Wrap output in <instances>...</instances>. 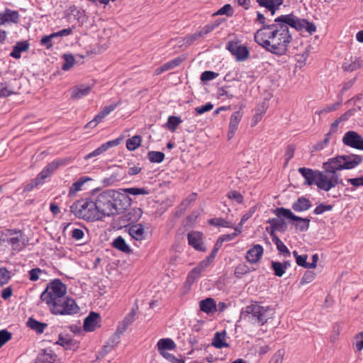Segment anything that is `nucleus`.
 <instances>
[{"instance_id":"nucleus-1","label":"nucleus","mask_w":363,"mask_h":363,"mask_svg":"<svg viewBox=\"0 0 363 363\" xmlns=\"http://www.w3.org/2000/svg\"><path fill=\"white\" fill-rule=\"evenodd\" d=\"M362 162V157L358 155H343L330 158L323 164V170H313L300 167L298 172L304 177V184L308 186L315 184L318 189L329 191L338 184H343L338 171L351 169Z\"/></svg>"},{"instance_id":"nucleus-2","label":"nucleus","mask_w":363,"mask_h":363,"mask_svg":"<svg viewBox=\"0 0 363 363\" xmlns=\"http://www.w3.org/2000/svg\"><path fill=\"white\" fill-rule=\"evenodd\" d=\"M289 14L276 18L272 24L264 25L254 35L255 41L267 51L277 55H285L292 41L291 28L299 26Z\"/></svg>"},{"instance_id":"nucleus-3","label":"nucleus","mask_w":363,"mask_h":363,"mask_svg":"<svg viewBox=\"0 0 363 363\" xmlns=\"http://www.w3.org/2000/svg\"><path fill=\"white\" fill-rule=\"evenodd\" d=\"M100 219L103 216L119 214L130 206V198L116 190L108 189L99 194L94 199Z\"/></svg>"},{"instance_id":"nucleus-4","label":"nucleus","mask_w":363,"mask_h":363,"mask_svg":"<svg viewBox=\"0 0 363 363\" xmlns=\"http://www.w3.org/2000/svg\"><path fill=\"white\" fill-rule=\"evenodd\" d=\"M67 287L60 280L55 279L50 283L45 290L41 294L40 299L45 301L48 305L50 311H59L61 309L57 303H65L67 300Z\"/></svg>"},{"instance_id":"nucleus-5","label":"nucleus","mask_w":363,"mask_h":363,"mask_svg":"<svg viewBox=\"0 0 363 363\" xmlns=\"http://www.w3.org/2000/svg\"><path fill=\"white\" fill-rule=\"evenodd\" d=\"M70 211L76 217L85 220L94 221L100 220V216L94 200H77L70 206Z\"/></svg>"},{"instance_id":"nucleus-6","label":"nucleus","mask_w":363,"mask_h":363,"mask_svg":"<svg viewBox=\"0 0 363 363\" xmlns=\"http://www.w3.org/2000/svg\"><path fill=\"white\" fill-rule=\"evenodd\" d=\"M272 309L269 306H264L257 302L248 305L245 308V313L250 315V318L253 323L264 325L272 315Z\"/></svg>"},{"instance_id":"nucleus-7","label":"nucleus","mask_w":363,"mask_h":363,"mask_svg":"<svg viewBox=\"0 0 363 363\" xmlns=\"http://www.w3.org/2000/svg\"><path fill=\"white\" fill-rule=\"evenodd\" d=\"M11 245L13 250L20 251L23 249L28 243V238L21 230L14 229H6L1 238Z\"/></svg>"},{"instance_id":"nucleus-8","label":"nucleus","mask_w":363,"mask_h":363,"mask_svg":"<svg viewBox=\"0 0 363 363\" xmlns=\"http://www.w3.org/2000/svg\"><path fill=\"white\" fill-rule=\"evenodd\" d=\"M274 213L278 217H283L285 218L291 219V220L296 222L294 223V225L296 228L299 229L302 232L306 231L309 228L310 219L297 216L294 215L289 209L283 207L277 208L274 210Z\"/></svg>"},{"instance_id":"nucleus-9","label":"nucleus","mask_w":363,"mask_h":363,"mask_svg":"<svg viewBox=\"0 0 363 363\" xmlns=\"http://www.w3.org/2000/svg\"><path fill=\"white\" fill-rule=\"evenodd\" d=\"M226 48L233 55L235 56L238 61H244L249 57L247 48L240 44L239 41L228 42Z\"/></svg>"},{"instance_id":"nucleus-10","label":"nucleus","mask_w":363,"mask_h":363,"mask_svg":"<svg viewBox=\"0 0 363 363\" xmlns=\"http://www.w3.org/2000/svg\"><path fill=\"white\" fill-rule=\"evenodd\" d=\"M342 143L346 146L363 150V138L355 131H347L342 138Z\"/></svg>"},{"instance_id":"nucleus-11","label":"nucleus","mask_w":363,"mask_h":363,"mask_svg":"<svg viewBox=\"0 0 363 363\" xmlns=\"http://www.w3.org/2000/svg\"><path fill=\"white\" fill-rule=\"evenodd\" d=\"M65 303H57L61 309L59 311H50L52 313L55 315H72L75 314L79 311V307L76 304L74 299L67 296V300L65 299Z\"/></svg>"},{"instance_id":"nucleus-12","label":"nucleus","mask_w":363,"mask_h":363,"mask_svg":"<svg viewBox=\"0 0 363 363\" xmlns=\"http://www.w3.org/2000/svg\"><path fill=\"white\" fill-rule=\"evenodd\" d=\"M69 162V159H61L54 160L49 163L38 174V176L44 182V180L50 177L52 173L60 167L65 166Z\"/></svg>"},{"instance_id":"nucleus-13","label":"nucleus","mask_w":363,"mask_h":363,"mask_svg":"<svg viewBox=\"0 0 363 363\" xmlns=\"http://www.w3.org/2000/svg\"><path fill=\"white\" fill-rule=\"evenodd\" d=\"M362 61L357 56L347 55L342 63V68L345 72H354L361 68Z\"/></svg>"},{"instance_id":"nucleus-14","label":"nucleus","mask_w":363,"mask_h":363,"mask_svg":"<svg viewBox=\"0 0 363 363\" xmlns=\"http://www.w3.org/2000/svg\"><path fill=\"white\" fill-rule=\"evenodd\" d=\"M101 317L99 313L91 311L84 320V329L86 331H94L100 327Z\"/></svg>"},{"instance_id":"nucleus-15","label":"nucleus","mask_w":363,"mask_h":363,"mask_svg":"<svg viewBox=\"0 0 363 363\" xmlns=\"http://www.w3.org/2000/svg\"><path fill=\"white\" fill-rule=\"evenodd\" d=\"M263 252L262 246L257 244L247 251L245 258L250 263L255 264L261 259Z\"/></svg>"},{"instance_id":"nucleus-16","label":"nucleus","mask_w":363,"mask_h":363,"mask_svg":"<svg viewBox=\"0 0 363 363\" xmlns=\"http://www.w3.org/2000/svg\"><path fill=\"white\" fill-rule=\"evenodd\" d=\"M289 17L291 18L293 21H296V23L299 25V26H297V28H293L296 30L298 31L306 29L311 34L316 30V26L314 23H311L306 19L299 18L294 13H289Z\"/></svg>"},{"instance_id":"nucleus-17","label":"nucleus","mask_w":363,"mask_h":363,"mask_svg":"<svg viewBox=\"0 0 363 363\" xmlns=\"http://www.w3.org/2000/svg\"><path fill=\"white\" fill-rule=\"evenodd\" d=\"M189 245L196 250L205 251L202 242V234L200 232L193 231L187 235Z\"/></svg>"},{"instance_id":"nucleus-18","label":"nucleus","mask_w":363,"mask_h":363,"mask_svg":"<svg viewBox=\"0 0 363 363\" xmlns=\"http://www.w3.org/2000/svg\"><path fill=\"white\" fill-rule=\"evenodd\" d=\"M119 144V139L110 140L107 143L102 144L100 147L89 153L84 157V160H89L94 157H96L108 150L110 147L117 146Z\"/></svg>"},{"instance_id":"nucleus-19","label":"nucleus","mask_w":363,"mask_h":363,"mask_svg":"<svg viewBox=\"0 0 363 363\" xmlns=\"http://www.w3.org/2000/svg\"><path fill=\"white\" fill-rule=\"evenodd\" d=\"M259 6L267 9L274 16L283 4V0H255Z\"/></svg>"},{"instance_id":"nucleus-20","label":"nucleus","mask_w":363,"mask_h":363,"mask_svg":"<svg viewBox=\"0 0 363 363\" xmlns=\"http://www.w3.org/2000/svg\"><path fill=\"white\" fill-rule=\"evenodd\" d=\"M242 118V113L240 111L235 112L230 117V123H229V129L228 133V140H231L239 125V123Z\"/></svg>"},{"instance_id":"nucleus-21","label":"nucleus","mask_w":363,"mask_h":363,"mask_svg":"<svg viewBox=\"0 0 363 363\" xmlns=\"http://www.w3.org/2000/svg\"><path fill=\"white\" fill-rule=\"evenodd\" d=\"M159 353L163 357L168 352L167 350H173L176 347V344L170 338L160 339L157 344Z\"/></svg>"},{"instance_id":"nucleus-22","label":"nucleus","mask_w":363,"mask_h":363,"mask_svg":"<svg viewBox=\"0 0 363 363\" xmlns=\"http://www.w3.org/2000/svg\"><path fill=\"white\" fill-rule=\"evenodd\" d=\"M91 90V86H86L84 84L75 86L70 90L71 98L74 100L80 99L82 97L88 95Z\"/></svg>"},{"instance_id":"nucleus-23","label":"nucleus","mask_w":363,"mask_h":363,"mask_svg":"<svg viewBox=\"0 0 363 363\" xmlns=\"http://www.w3.org/2000/svg\"><path fill=\"white\" fill-rule=\"evenodd\" d=\"M128 232L129 235L136 240H143L145 238V229L141 223L131 225Z\"/></svg>"},{"instance_id":"nucleus-24","label":"nucleus","mask_w":363,"mask_h":363,"mask_svg":"<svg viewBox=\"0 0 363 363\" xmlns=\"http://www.w3.org/2000/svg\"><path fill=\"white\" fill-rule=\"evenodd\" d=\"M311 206V202L308 199L302 196L292 204V208L296 212H302L308 210Z\"/></svg>"},{"instance_id":"nucleus-25","label":"nucleus","mask_w":363,"mask_h":363,"mask_svg":"<svg viewBox=\"0 0 363 363\" xmlns=\"http://www.w3.org/2000/svg\"><path fill=\"white\" fill-rule=\"evenodd\" d=\"M267 223L270 224V232L275 233L276 231L285 232L287 225L283 219L279 218H269Z\"/></svg>"},{"instance_id":"nucleus-26","label":"nucleus","mask_w":363,"mask_h":363,"mask_svg":"<svg viewBox=\"0 0 363 363\" xmlns=\"http://www.w3.org/2000/svg\"><path fill=\"white\" fill-rule=\"evenodd\" d=\"M29 49V43L27 41H19L13 46V50L10 55L15 58L19 59L22 52H26Z\"/></svg>"},{"instance_id":"nucleus-27","label":"nucleus","mask_w":363,"mask_h":363,"mask_svg":"<svg viewBox=\"0 0 363 363\" xmlns=\"http://www.w3.org/2000/svg\"><path fill=\"white\" fill-rule=\"evenodd\" d=\"M200 310L206 313H211L216 311V305L213 298H206L199 302Z\"/></svg>"},{"instance_id":"nucleus-28","label":"nucleus","mask_w":363,"mask_h":363,"mask_svg":"<svg viewBox=\"0 0 363 363\" xmlns=\"http://www.w3.org/2000/svg\"><path fill=\"white\" fill-rule=\"evenodd\" d=\"M225 331L217 332L213 339L212 345L218 349L228 347L229 345L225 341Z\"/></svg>"},{"instance_id":"nucleus-29","label":"nucleus","mask_w":363,"mask_h":363,"mask_svg":"<svg viewBox=\"0 0 363 363\" xmlns=\"http://www.w3.org/2000/svg\"><path fill=\"white\" fill-rule=\"evenodd\" d=\"M55 359L52 350H44L38 354L35 363H53Z\"/></svg>"},{"instance_id":"nucleus-30","label":"nucleus","mask_w":363,"mask_h":363,"mask_svg":"<svg viewBox=\"0 0 363 363\" xmlns=\"http://www.w3.org/2000/svg\"><path fill=\"white\" fill-rule=\"evenodd\" d=\"M267 108L268 106L265 102H263L261 104L258 105V106L255 109V113L253 116L252 120V126L256 125L257 123L261 121L262 116L266 113Z\"/></svg>"},{"instance_id":"nucleus-31","label":"nucleus","mask_w":363,"mask_h":363,"mask_svg":"<svg viewBox=\"0 0 363 363\" xmlns=\"http://www.w3.org/2000/svg\"><path fill=\"white\" fill-rule=\"evenodd\" d=\"M112 245L114 248L125 252V253H129L131 252V249L130 248L129 245L126 243L124 238H123L121 236L117 237L113 242Z\"/></svg>"},{"instance_id":"nucleus-32","label":"nucleus","mask_w":363,"mask_h":363,"mask_svg":"<svg viewBox=\"0 0 363 363\" xmlns=\"http://www.w3.org/2000/svg\"><path fill=\"white\" fill-rule=\"evenodd\" d=\"M27 325L38 333H43L44 329L48 326V324L39 322L33 318H30L28 320Z\"/></svg>"},{"instance_id":"nucleus-33","label":"nucleus","mask_w":363,"mask_h":363,"mask_svg":"<svg viewBox=\"0 0 363 363\" xmlns=\"http://www.w3.org/2000/svg\"><path fill=\"white\" fill-rule=\"evenodd\" d=\"M143 215L141 208H132L125 216L127 220L130 223H135L138 221Z\"/></svg>"},{"instance_id":"nucleus-34","label":"nucleus","mask_w":363,"mask_h":363,"mask_svg":"<svg viewBox=\"0 0 363 363\" xmlns=\"http://www.w3.org/2000/svg\"><path fill=\"white\" fill-rule=\"evenodd\" d=\"M142 138L140 135H134L126 141V147L128 150L133 151L141 144Z\"/></svg>"},{"instance_id":"nucleus-35","label":"nucleus","mask_w":363,"mask_h":363,"mask_svg":"<svg viewBox=\"0 0 363 363\" xmlns=\"http://www.w3.org/2000/svg\"><path fill=\"white\" fill-rule=\"evenodd\" d=\"M65 62L62 66V69L65 71L70 69L75 64V59L72 54H64L62 56Z\"/></svg>"},{"instance_id":"nucleus-36","label":"nucleus","mask_w":363,"mask_h":363,"mask_svg":"<svg viewBox=\"0 0 363 363\" xmlns=\"http://www.w3.org/2000/svg\"><path fill=\"white\" fill-rule=\"evenodd\" d=\"M184 57L182 56L177 57L163 65V68H164L165 71H168L169 69H172L176 67L179 66L182 62L184 60Z\"/></svg>"},{"instance_id":"nucleus-37","label":"nucleus","mask_w":363,"mask_h":363,"mask_svg":"<svg viewBox=\"0 0 363 363\" xmlns=\"http://www.w3.org/2000/svg\"><path fill=\"white\" fill-rule=\"evenodd\" d=\"M147 157L151 162L160 163L164 159V154L159 151H150L147 153Z\"/></svg>"},{"instance_id":"nucleus-38","label":"nucleus","mask_w":363,"mask_h":363,"mask_svg":"<svg viewBox=\"0 0 363 363\" xmlns=\"http://www.w3.org/2000/svg\"><path fill=\"white\" fill-rule=\"evenodd\" d=\"M201 37V33L196 32L194 34L189 35L184 38L183 39L179 40V43H182V45H184L185 48L191 45L195 40H198Z\"/></svg>"},{"instance_id":"nucleus-39","label":"nucleus","mask_w":363,"mask_h":363,"mask_svg":"<svg viewBox=\"0 0 363 363\" xmlns=\"http://www.w3.org/2000/svg\"><path fill=\"white\" fill-rule=\"evenodd\" d=\"M5 15L6 18H7V22H12L14 23H17L18 22L20 16L17 11H13L9 9H6Z\"/></svg>"},{"instance_id":"nucleus-40","label":"nucleus","mask_w":363,"mask_h":363,"mask_svg":"<svg viewBox=\"0 0 363 363\" xmlns=\"http://www.w3.org/2000/svg\"><path fill=\"white\" fill-rule=\"evenodd\" d=\"M119 102L117 104H113L108 106H105L97 115L96 116L99 118L101 121L108 116L111 111H113L118 105Z\"/></svg>"},{"instance_id":"nucleus-41","label":"nucleus","mask_w":363,"mask_h":363,"mask_svg":"<svg viewBox=\"0 0 363 363\" xmlns=\"http://www.w3.org/2000/svg\"><path fill=\"white\" fill-rule=\"evenodd\" d=\"M272 268L274 270V273L276 276L281 277L285 273V269L283 267V264L281 262L277 261H272L271 262Z\"/></svg>"},{"instance_id":"nucleus-42","label":"nucleus","mask_w":363,"mask_h":363,"mask_svg":"<svg viewBox=\"0 0 363 363\" xmlns=\"http://www.w3.org/2000/svg\"><path fill=\"white\" fill-rule=\"evenodd\" d=\"M209 223L215 226H222L226 228H231L233 226L231 222L228 221L222 218H216L210 220Z\"/></svg>"},{"instance_id":"nucleus-43","label":"nucleus","mask_w":363,"mask_h":363,"mask_svg":"<svg viewBox=\"0 0 363 363\" xmlns=\"http://www.w3.org/2000/svg\"><path fill=\"white\" fill-rule=\"evenodd\" d=\"M123 191L125 193L130 194L131 195H147L149 194V191L145 189V188H137V187H132V188H127L124 189Z\"/></svg>"},{"instance_id":"nucleus-44","label":"nucleus","mask_w":363,"mask_h":363,"mask_svg":"<svg viewBox=\"0 0 363 363\" xmlns=\"http://www.w3.org/2000/svg\"><path fill=\"white\" fill-rule=\"evenodd\" d=\"M330 138H331L330 133H326L324 136L323 140L315 144L313 147V150L318 151V150H321L323 148H325L328 145V143L330 140Z\"/></svg>"},{"instance_id":"nucleus-45","label":"nucleus","mask_w":363,"mask_h":363,"mask_svg":"<svg viewBox=\"0 0 363 363\" xmlns=\"http://www.w3.org/2000/svg\"><path fill=\"white\" fill-rule=\"evenodd\" d=\"M182 123V120L177 116H169L167 121V127L172 131H175L177 127Z\"/></svg>"},{"instance_id":"nucleus-46","label":"nucleus","mask_w":363,"mask_h":363,"mask_svg":"<svg viewBox=\"0 0 363 363\" xmlns=\"http://www.w3.org/2000/svg\"><path fill=\"white\" fill-rule=\"evenodd\" d=\"M10 279V272L6 268L0 267V286L7 284Z\"/></svg>"},{"instance_id":"nucleus-47","label":"nucleus","mask_w":363,"mask_h":363,"mask_svg":"<svg viewBox=\"0 0 363 363\" xmlns=\"http://www.w3.org/2000/svg\"><path fill=\"white\" fill-rule=\"evenodd\" d=\"M55 39L53 33L49 35H45L41 38L40 44L47 49H50L52 47V40Z\"/></svg>"},{"instance_id":"nucleus-48","label":"nucleus","mask_w":363,"mask_h":363,"mask_svg":"<svg viewBox=\"0 0 363 363\" xmlns=\"http://www.w3.org/2000/svg\"><path fill=\"white\" fill-rule=\"evenodd\" d=\"M284 354L285 350L284 349L278 350L269 363H282Z\"/></svg>"},{"instance_id":"nucleus-49","label":"nucleus","mask_w":363,"mask_h":363,"mask_svg":"<svg viewBox=\"0 0 363 363\" xmlns=\"http://www.w3.org/2000/svg\"><path fill=\"white\" fill-rule=\"evenodd\" d=\"M196 196H197L196 193L191 194L185 200H184L181 203V204H180L181 208L182 210H186L192 202L195 201Z\"/></svg>"},{"instance_id":"nucleus-50","label":"nucleus","mask_w":363,"mask_h":363,"mask_svg":"<svg viewBox=\"0 0 363 363\" xmlns=\"http://www.w3.org/2000/svg\"><path fill=\"white\" fill-rule=\"evenodd\" d=\"M227 196L229 199L235 200L238 203H242L243 202V196L240 193L235 190L230 191Z\"/></svg>"},{"instance_id":"nucleus-51","label":"nucleus","mask_w":363,"mask_h":363,"mask_svg":"<svg viewBox=\"0 0 363 363\" xmlns=\"http://www.w3.org/2000/svg\"><path fill=\"white\" fill-rule=\"evenodd\" d=\"M218 74L212 71H205L201 75V80L202 82L211 81L216 79Z\"/></svg>"},{"instance_id":"nucleus-52","label":"nucleus","mask_w":363,"mask_h":363,"mask_svg":"<svg viewBox=\"0 0 363 363\" xmlns=\"http://www.w3.org/2000/svg\"><path fill=\"white\" fill-rule=\"evenodd\" d=\"M227 15L231 16L233 15V8L230 4H225L221 7L216 13L213 15Z\"/></svg>"},{"instance_id":"nucleus-53","label":"nucleus","mask_w":363,"mask_h":363,"mask_svg":"<svg viewBox=\"0 0 363 363\" xmlns=\"http://www.w3.org/2000/svg\"><path fill=\"white\" fill-rule=\"evenodd\" d=\"M237 235H238V233H233L231 234L223 235V236L220 237L218 239V240L216 243V245L217 247H220L223 242L230 241V240H233Z\"/></svg>"},{"instance_id":"nucleus-54","label":"nucleus","mask_w":363,"mask_h":363,"mask_svg":"<svg viewBox=\"0 0 363 363\" xmlns=\"http://www.w3.org/2000/svg\"><path fill=\"white\" fill-rule=\"evenodd\" d=\"M11 338V333L6 330H0V348Z\"/></svg>"},{"instance_id":"nucleus-55","label":"nucleus","mask_w":363,"mask_h":363,"mask_svg":"<svg viewBox=\"0 0 363 363\" xmlns=\"http://www.w3.org/2000/svg\"><path fill=\"white\" fill-rule=\"evenodd\" d=\"M315 274L313 272L307 271L303 274L300 284H305L311 283L315 279Z\"/></svg>"},{"instance_id":"nucleus-56","label":"nucleus","mask_w":363,"mask_h":363,"mask_svg":"<svg viewBox=\"0 0 363 363\" xmlns=\"http://www.w3.org/2000/svg\"><path fill=\"white\" fill-rule=\"evenodd\" d=\"M56 343L63 346L66 350L70 349L74 345L73 340L72 339L64 338L62 337H60Z\"/></svg>"},{"instance_id":"nucleus-57","label":"nucleus","mask_w":363,"mask_h":363,"mask_svg":"<svg viewBox=\"0 0 363 363\" xmlns=\"http://www.w3.org/2000/svg\"><path fill=\"white\" fill-rule=\"evenodd\" d=\"M43 184V182L40 179L38 176L35 177L30 183L26 184L24 187V191H30L34 187L38 186L40 184Z\"/></svg>"},{"instance_id":"nucleus-58","label":"nucleus","mask_w":363,"mask_h":363,"mask_svg":"<svg viewBox=\"0 0 363 363\" xmlns=\"http://www.w3.org/2000/svg\"><path fill=\"white\" fill-rule=\"evenodd\" d=\"M340 103L341 102H337L336 104H333L329 105V106L325 107L324 108H323V109H321V110H320L318 111H316L315 113L318 114V115H320L322 113H328L334 111L337 109V108L340 105Z\"/></svg>"},{"instance_id":"nucleus-59","label":"nucleus","mask_w":363,"mask_h":363,"mask_svg":"<svg viewBox=\"0 0 363 363\" xmlns=\"http://www.w3.org/2000/svg\"><path fill=\"white\" fill-rule=\"evenodd\" d=\"M121 180L117 174H113L109 177L104 179L103 184L106 186H111L114 183Z\"/></svg>"},{"instance_id":"nucleus-60","label":"nucleus","mask_w":363,"mask_h":363,"mask_svg":"<svg viewBox=\"0 0 363 363\" xmlns=\"http://www.w3.org/2000/svg\"><path fill=\"white\" fill-rule=\"evenodd\" d=\"M332 208H333V206H331V205H326V204L321 203L314 209L313 213L315 215H320V214L323 213L325 211H330Z\"/></svg>"},{"instance_id":"nucleus-61","label":"nucleus","mask_w":363,"mask_h":363,"mask_svg":"<svg viewBox=\"0 0 363 363\" xmlns=\"http://www.w3.org/2000/svg\"><path fill=\"white\" fill-rule=\"evenodd\" d=\"M308 255H303L300 257H297L296 264L298 266L303 267L306 269H309V262H307Z\"/></svg>"},{"instance_id":"nucleus-62","label":"nucleus","mask_w":363,"mask_h":363,"mask_svg":"<svg viewBox=\"0 0 363 363\" xmlns=\"http://www.w3.org/2000/svg\"><path fill=\"white\" fill-rule=\"evenodd\" d=\"M295 151V147L293 145H288L285 152V164H287L288 162L291 160L294 157Z\"/></svg>"},{"instance_id":"nucleus-63","label":"nucleus","mask_w":363,"mask_h":363,"mask_svg":"<svg viewBox=\"0 0 363 363\" xmlns=\"http://www.w3.org/2000/svg\"><path fill=\"white\" fill-rule=\"evenodd\" d=\"M130 325V323L123 320L122 322H121L118 325V328L115 333L119 335H121L128 329Z\"/></svg>"},{"instance_id":"nucleus-64","label":"nucleus","mask_w":363,"mask_h":363,"mask_svg":"<svg viewBox=\"0 0 363 363\" xmlns=\"http://www.w3.org/2000/svg\"><path fill=\"white\" fill-rule=\"evenodd\" d=\"M130 325V323L123 320L122 322H121L118 325V328L115 333L119 335H121L128 329Z\"/></svg>"}]
</instances>
